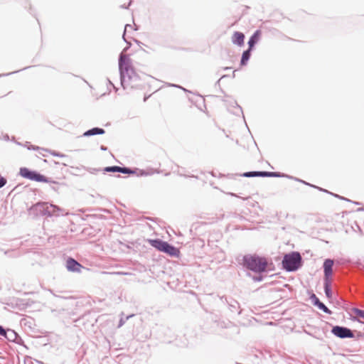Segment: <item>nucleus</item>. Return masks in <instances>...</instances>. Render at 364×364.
<instances>
[{
    "label": "nucleus",
    "instance_id": "423d86ee",
    "mask_svg": "<svg viewBox=\"0 0 364 364\" xmlns=\"http://www.w3.org/2000/svg\"><path fill=\"white\" fill-rule=\"evenodd\" d=\"M148 242L151 246L170 257H178L180 255L181 252L178 247L161 239H149Z\"/></svg>",
    "mask_w": 364,
    "mask_h": 364
},
{
    "label": "nucleus",
    "instance_id": "c9c22d12",
    "mask_svg": "<svg viewBox=\"0 0 364 364\" xmlns=\"http://www.w3.org/2000/svg\"><path fill=\"white\" fill-rule=\"evenodd\" d=\"M316 188V189H318V191H322V192H324V193H328V194H329V193H330V191H328V190L324 189V188H321V187H318V186H317V188Z\"/></svg>",
    "mask_w": 364,
    "mask_h": 364
},
{
    "label": "nucleus",
    "instance_id": "c03bdc74",
    "mask_svg": "<svg viewBox=\"0 0 364 364\" xmlns=\"http://www.w3.org/2000/svg\"><path fill=\"white\" fill-rule=\"evenodd\" d=\"M329 194L332 195L333 196L336 197V198H339V195L336 194V193H331L330 192Z\"/></svg>",
    "mask_w": 364,
    "mask_h": 364
},
{
    "label": "nucleus",
    "instance_id": "72a5a7b5",
    "mask_svg": "<svg viewBox=\"0 0 364 364\" xmlns=\"http://www.w3.org/2000/svg\"><path fill=\"white\" fill-rule=\"evenodd\" d=\"M363 336H364V333L358 332V333H357V336H355V338H354L360 339V338H362V337H363Z\"/></svg>",
    "mask_w": 364,
    "mask_h": 364
},
{
    "label": "nucleus",
    "instance_id": "bf43d9fd",
    "mask_svg": "<svg viewBox=\"0 0 364 364\" xmlns=\"http://www.w3.org/2000/svg\"><path fill=\"white\" fill-rule=\"evenodd\" d=\"M305 333H308L309 335H311V333H308L307 331H305Z\"/></svg>",
    "mask_w": 364,
    "mask_h": 364
},
{
    "label": "nucleus",
    "instance_id": "bb28decb",
    "mask_svg": "<svg viewBox=\"0 0 364 364\" xmlns=\"http://www.w3.org/2000/svg\"><path fill=\"white\" fill-rule=\"evenodd\" d=\"M151 174H152V173L139 168L137 173H135L134 175H136L137 176H146Z\"/></svg>",
    "mask_w": 364,
    "mask_h": 364
},
{
    "label": "nucleus",
    "instance_id": "2eb2a0df",
    "mask_svg": "<svg viewBox=\"0 0 364 364\" xmlns=\"http://www.w3.org/2000/svg\"><path fill=\"white\" fill-rule=\"evenodd\" d=\"M220 299L223 301H225L228 305V308L230 311L232 312H236L240 309V304L237 301L232 298H228L225 296H222Z\"/></svg>",
    "mask_w": 364,
    "mask_h": 364
},
{
    "label": "nucleus",
    "instance_id": "6ab92c4d",
    "mask_svg": "<svg viewBox=\"0 0 364 364\" xmlns=\"http://www.w3.org/2000/svg\"><path fill=\"white\" fill-rule=\"evenodd\" d=\"M138 168H130L127 166H119V173L127 175H134L137 173Z\"/></svg>",
    "mask_w": 364,
    "mask_h": 364
},
{
    "label": "nucleus",
    "instance_id": "cd10ccee",
    "mask_svg": "<svg viewBox=\"0 0 364 364\" xmlns=\"http://www.w3.org/2000/svg\"><path fill=\"white\" fill-rule=\"evenodd\" d=\"M257 275L252 277V280L255 282H262L264 279L263 273H257Z\"/></svg>",
    "mask_w": 364,
    "mask_h": 364
},
{
    "label": "nucleus",
    "instance_id": "ddd939ff",
    "mask_svg": "<svg viewBox=\"0 0 364 364\" xmlns=\"http://www.w3.org/2000/svg\"><path fill=\"white\" fill-rule=\"evenodd\" d=\"M262 36V31L259 29L256 30L250 37L247 45L250 50H253L255 46L258 43Z\"/></svg>",
    "mask_w": 364,
    "mask_h": 364
},
{
    "label": "nucleus",
    "instance_id": "aec40b11",
    "mask_svg": "<svg viewBox=\"0 0 364 364\" xmlns=\"http://www.w3.org/2000/svg\"><path fill=\"white\" fill-rule=\"evenodd\" d=\"M284 177H287V178H288L289 179H293V180H294L296 181L300 182V183H303V184H304L306 186H310L311 188H317V186H316V185L311 184V183H310L309 182H306V181L302 180V179H300V178H296V177H294V176H291L287 175L285 173H284Z\"/></svg>",
    "mask_w": 364,
    "mask_h": 364
},
{
    "label": "nucleus",
    "instance_id": "9d476101",
    "mask_svg": "<svg viewBox=\"0 0 364 364\" xmlns=\"http://www.w3.org/2000/svg\"><path fill=\"white\" fill-rule=\"evenodd\" d=\"M6 338L9 341L16 343L18 345H23V341L21 337L13 329L5 328V332L1 336Z\"/></svg>",
    "mask_w": 364,
    "mask_h": 364
},
{
    "label": "nucleus",
    "instance_id": "4c0bfd02",
    "mask_svg": "<svg viewBox=\"0 0 364 364\" xmlns=\"http://www.w3.org/2000/svg\"><path fill=\"white\" fill-rule=\"evenodd\" d=\"M5 332V328L0 325V336H1L3 335V333Z\"/></svg>",
    "mask_w": 364,
    "mask_h": 364
},
{
    "label": "nucleus",
    "instance_id": "2f4dec72",
    "mask_svg": "<svg viewBox=\"0 0 364 364\" xmlns=\"http://www.w3.org/2000/svg\"><path fill=\"white\" fill-rule=\"evenodd\" d=\"M228 77V75H223L215 84V87H220V80L225 77Z\"/></svg>",
    "mask_w": 364,
    "mask_h": 364
},
{
    "label": "nucleus",
    "instance_id": "f257e3e1",
    "mask_svg": "<svg viewBox=\"0 0 364 364\" xmlns=\"http://www.w3.org/2000/svg\"><path fill=\"white\" fill-rule=\"evenodd\" d=\"M241 265L255 273H267L271 269L264 257L256 254H247L242 257Z\"/></svg>",
    "mask_w": 364,
    "mask_h": 364
},
{
    "label": "nucleus",
    "instance_id": "de8ad7c7",
    "mask_svg": "<svg viewBox=\"0 0 364 364\" xmlns=\"http://www.w3.org/2000/svg\"><path fill=\"white\" fill-rule=\"evenodd\" d=\"M210 174L213 176V177H215L216 176V174L214 171H211L210 172Z\"/></svg>",
    "mask_w": 364,
    "mask_h": 364
},
{
    "label": "nucleus",
    "instance_id": "3c124183",
    "mask_svg": "<svg viewBox=\"0 0 364 364\" xmlns=\"http://www.w3.org/2000/svg\"><path fill=\"white\" fill-rule=\"evenodd\" d=\"M171 86L176 87H181L179 85H172Z\"/></svg>",
    "mask_w": 364,
    "mask_h": 364
},
{
    "label": "nucleus",
    "instance_id": "13d9d810",
    "mask_svg": "<svg viewBox=\"0 0 364 364\" xmlns=\"http://www.w3.org/2000/svg\"><path fill=\"white\" fill-rule=\"evenodd\" d=\"M353 321H360V320L357 319V318H353Z\"/></svg>",
    "mask_w": 364,
    "mask_h": 364
},
{
    "label": "nucleus",
    "instance_id": "5701e85b",
    "mask_svg": "<svg viewBox=\"0 0 364 364\" xmlns=\"http://www.w3.org/2000/svg\"><path fill=\"white\" fill-rule=\"evenodd\" d=\"M81 169H83L82 166H81V167L70 166V170H68L67 173H68L71 175H73V176H79L80 171H81Z\"/></svg>",
    "mask_w": 364,
    "mask_h": 364
},
{
    "label": "nucleus",
    "instance_id": "f03ea898",
    "mask_svg": "<svg viewBox=\"0 0 364 364\" xmlns=\"http://www.w3.org/2000/svg\"><path fill=\"white\" fill-rule=\"evenodd\" d=\"M119 73L120 83L122 87L125 89L124 83L129 80V76H132L135 70L132 63V60L128 55H124L121 53L118 60Z\"/></svg>",
    "mask_w": 364,
    "mask_h": 364
},
{
    "label": "nucleus",
    "instance_id": "4468645a",
    "mask_svg": "<svg viewBox=\"0 0 364 364\" xmlns=\"http://www.w3.org/2000/svg\"><path fill=\"white\" fill-rule=\"evenodd\" d=\"M245 36L242 32L235 31L232 36L231 41L234 45L242 47L245 44Z\"/></svg>",
    "mask_w": 364,
    "mask_h": 364
},
{
    "label": "nucleus",
    "instance_id": "37998d69",
    "mask_svg": "<svg viewBox=\"0 0 364 364\" xmlns=\"http://www.w3.org/2000/svg\"><path fill=\"white\" fill-rule=\"evenodd\" d=\"M124 323V321L122 318L120 319L119 323V327L122 326Z\"/></svg>",
    "mask_w": 364,
    "mask_h": 364
},
{
    "label": "nucleus",
    "instance_id": "0eeeda50",
    "mask_svg": "<svg viewBox=\"0 0 364 364\" xmlns=\"http://www.w3.org/2000/svg\"><path fill=\"white\" fill-rule=\"evenodd\" d=\"M18 174L21 177L33 181L54 184L58 183L57 181L52 180L50 178L41 174L40 172L36 170H32L27 167L20 168Z\"/></svg>",
    "mask_w": 364,
    "mask_h": 364
},
{
    "label": "nucleus",
    "instance_id": "8fccbe9b",
    "mask_svg": "<svg viewBox=\"0 0 364 364\" xmlns=\"http://www.w3.org/2000/svg\"><path fill=\"white\" fill-rule=\"evenodd\" d=\"M178 174H179L180 176H186V175H185L184 173H181V172H179V171H178Z\"/></svg>",
    "mask_w": 364,
    "mask_h": 364
},
{
    "label": "nucleus",
    "instance_id": "9b49d317",
    "mask_svg": "<svg viewBox=\"0 0 364 364\" xmlns=\"http://www.w3.org/2000/svg\"><path fill=\"white\" fill-rule=\"evenodd\" d=\"M66 269L70 272H80L82 269L85 267L75 259L68 257L66 259Z\"/></svg>",
    "mask_w": 364,
    "mask_h": 364
},
{
    "label": "nucleus",
    "instance_id": "7ed1b4c3",
    "mask_svg": "<svg viewBox=\"0 0 364 364\" xmlns=\"http://www.w3.org/2000/svg\"><path fill=\"white\" fill-rule=\"evenodd\" d=\"M61 208L55 205L48 204L46 202H38L33 205L30 211L35 216H47L52 217L53 215H60Z\"/></svg>",
    "mask_w": 364,
    "mask_h": 364
},
{
    "label": "nucleus",
    "instance_id": "4be33fe9",
    "mask_svg": "<svg viewBox=\"0 0 364 364\" xmlns=\"http://www.w3.org/2000/svg\"><path fill=\"white\" fill-rule=\"evenodd\" d=\"M104 173L110 172V173H119V166H106L102 169Z\"/></svg>",
    "mask_w": 364,
    "mask_h": 364
},
{
    "label": "nucleus",
    "instance_id": "58836bf2",
    "mask_svg": "<svg viewBox=\"0 0 364 364\" xmlns=\"http://www.w3.org/2000/svg\"><path fill=\"white\" fill-rule=\"evenodd\" d=\"M235 104H236V107L238 108L239 112L241 113L242 114V116L244 117L242 107L240 105H238L236 102H235Z\"/></svg>",
    "mask_w": 364,
    "mask_h": 364
},
{
    "label": "nucleus",
    "instance_id": "f8f14e48",
    "mask_svg": "<svg viewBox=\"0 0 364 364\" xmlns=\"http://www.w3.org/2000/svg\"><path fill=\"white\" fill-rule=\"evenodd\" d=\"M309 299L312 304L317 307L319 310L327 314H332V311L330 310L322 301H321L318 297L314 292L310 294Z\"/></svg>",
    "mask_w": 364,
    "mask_h": 364
},
{
    "label": "nucleus",
    "instance_id": "393cba45",
    "mask_svg": "<svg viewBox=\"0 0 364 364\" xmlns=\"http://www.w3.org/2000/svg\"><path fill=\"white\" fill-rule=\"evenodd\" d=\"M218 177L219 178L227 177L228 178H230V179L236 180L237 177H240V174L239 173H228L227 175H225L223 173H220Z\"/></svg>",
    "mask_w": 364,
    "mask_h": 364
},
{
    "label": "nucleus",
    "instance_id": "1a4fd4ad",
    "mask_svg": "<svg viewBox=\"0 0 364 364\" xmlns=\"http://www.w3.org/2000/svg\"><path fill=\"white\" fill-rule=\"evenodd\" d=\"M331 333L337 338L345 339V338H354V332L349 328L336 325L332 326Z\"/></svg>",
    "mask_w": 364,
    "mask_h": 364
},
{
    "label": "nucleus",
    "instance_id": "49530a36",
    "mask_svg": "<svg viewBox=\"0 0 364 364\" xmlns=\"http://www.w3.org/2000/svg\"><path fill=\"white\" fill-rule=\"evenodd\" d=\"M130 46H131V44H129L127 47L124 48L123 51H126L127 50H128Z\"/></svg>",
    "mask_w": 364,
    "mask_h": 364
},
{
    "label": "nucleus",
    "instance_id": "20e7f679",
    "mask_svg": "<svg viewBox=\"0 0 364 364\" xmlns=\"http://www.w3.org/2000/svg\"><path fill=\"white\" fill-rule=\"evenodd\" d=\"M303 263L301 255L297 251L285 254L282 261V269L288 272L297 271L303 266Z\"/></svg>",
    "mask_w": 364,
    "mask_h": 364
},
{
    "label": "nucleus",
    "instance_id": "b1692460",
    "mask_svg": "<svg viewBox=\"0 0 364 364\" xmlns=\"http://www.w3.org/2000/svg\"><path fill=\"white\" fill-rule=\"evenodd\" d=\"M352 311L356 316L364 318V310L358 309L357 307H353L352 309Z\"/></svg>",
    "mask_w": 364,
    "mask_h": 364
},
{
    "label": "nucleus",
    "instance_id": "f704fd0d",
    "mask_svg": "<svg viewBox=\"0 0 364 364\" xmlns=\"http://www.w3.org/2000/svg\"><path fill=\"white\" fill-rule=\"evenodd\" d=\"M107 82L109 85L113 87V88L115 90L116 92L118 90V88L114 86V85L112 82V81L109 78H107Z\"/></svg>",
    "mask_w": 364,
    "mask_h": 364
},
{
    "label": "nucleus",
    "instance_id": "c85d7f7f",
    "mask_svg": "<svg viewBox=\"0 0 364 364\" xmlns=\"http://www.w3.org/2000/svg\"><path fill=\"white\" fill-rule=\"evenodd\" d=\"M139 78H140L139 75L135 71L134 73L132 76H129V82H136L139 80Z\"/></svg>",
    "mask_w": 364,
    "mask_h": 364
},
{
    "label": "nucleus",
    "instance_id": "a18cd8bd",
    "mask_svg": "<svg viewBox=\"0 0 364 364\" xmlns=\"http://www.w3.org/2000/svg\"><path fill=\"white\" fill-rule=\"evenodd\" d=\"M4 139L6 140V141H9V136L8 134H5L4 136Z\"/></svg>",
    "mask_w": 364,
    "mask_h": 364
},
{
    "label": "nucleus",
    "instance_id": "4d7b16f0",
    "mask_svg": "<svg viewBox=\"0 0 364 364\" xmlns=\"http://www.w3.org/2000/svg\"><path fill=\"white\" fill-rule=\"evenodd\" d=\"M135 42L137 43L138 44L140 43V41H139L137 40H135Z\"/></svg>",
    "mask_w": 364,
    "mask_h": 364
},
{
    "label": "nucleus",
    "instance_id": "052dcab7",
    "mask_svg": "<svg viewBox=\"0 0 364 364\" xmlns=\"http://www.w3.org/2000/svg\"><path fill=\"white\" fill-rule=\"evenodd\" d=\"M232 77H235V71L233 72Z\"/></svg>",
    "mask_w": 364,
    "mask_h": 364
},
{
    "label": "nucleus",
    "instance_id": "09e8293b",
    "mask_svg": "<svg viewBox=\"0 0 364 364\" xmlns=\"http://www.w3.org/2000/svg\"><path fill=\"white\" fill-rule=\"evenodd\" d=\"M124 36H125V31L124 32V34H123V40H124L127 43H127V41H126L125 38H124Z\"/></svg>",
    "mask_w": 364,
    "mask_h": 364
},
{
    "label": "nucleus",
    "instance_id": "a878e982",
    "mask_svg": "<svg viewBox=\"0 0 364 364\" xmlns=\"http://www.w3.org/2000/svg\"><path fill=\"white\" fill-rule=\"evenodd\" d=\"M83 169L87 170L88 172L92 174H95L100 171H102V169L101 168H90V167H85L82 166Z\"/></svg>",
    "mask_w": 364,
    "mask_h": 364
},
{
    "label": "nucleus",
    "instance_id": "5fc2aeb1",
    "mask_svg": "<svg viewBox=\"0 0 364 364\" xmlns=\"http://www.w3.org/2000/svg\"><path fill=\"white\" fill-rule=\"evenodd\" d=\"M128 26H129V27H131V25H130V24H127V25L125 26V28H126L127 27H128Z\"/></svg>",
    "mask_w": 364,
    "mask_h": 364
},
{
    "label": "nucleus",
    "instance_id": "c756f323",
    "mask_svg": "<svg viewBox=\"0 0 364 364\" xmlns=\"http://www.w3.org/2000/svg\"><path fill=\"white\" fill-rule=\"evenodd\" d=\"M7 183V180L5 177L0 175V188H3L4 186H6Z\"/></svg>",
    "mask_w": 364,
    "mask_h": 364
},
{
    "label": "nucleus",
    "instance_id": "a211bd4d",
    "mask_svg": "<svg viewBox=\"0 0 364 364\" xmlns=\"http://www.w3.org/2000/svg\"><path fill=\"white\" fill-rule=\"evenodd\" d=\"M21 325L24 327H28L32 332H34L35 321L31 317L22 318L21 320Z\"/></svg>",
    "mask_w": 364,
    "mask_h": 364
},
{
    "label": "nucleus",
    "instance_id": "6e6d98bb",
    "mask_svg": "<svg viewBox=\"0 0 364 364\" xmlns=\"http://www.w3.org/2000/svg\"><path fill=\"white\" fill-rule=\"evenodd\" d=\"M118 274H122V272H118ZM128 273H123V274H127Z\"/></svg>",
    "mask_w": 364,
    "mask_h": 364
},
{
    "label": "nucleus",
    "instance_id": "a19ab883",
    "mask_svg": "<svg viewBox=\"0 0 364 364\" xmlns=\"http://www.w3.org/2000/svg\"><path fill=\"white\" fill-rule=\"evenodd\" d=\"M339 199L350 202V200H349L343 196H339Z\"/></svg>",
    "mask_w": 364,
    "mask_h": 364
},
{
    "label": "nucleus",
    "instance_id": "7c9ffc66",
    "mask_svg": "<svg viewBox=\"0 0 364 364\" xmlns=\"http://www.w3.org/2000/svg\"><path fill=\"white\" fill-rule=\"evenodd\" d=\"M43 148H40L39 146H35V145H30L28 146V150H33V151H36V150H39V149H41L42 150Z\"/></svg>",
    "mask_w": 364,
    "mask_h": 364
},
{
    "label": "nucleus",
    "instance_id": "6e6552de",
    "mask_svg": "<svg viewBox=\"0 0 364 364\" xmlns=\"http://www.w3.org/2000/svg\"><path fill=\"white\" fill-rule=\"evenodd\" d=\"M240 176L241 177H274V178H281L284 176V173L281 172H273V171H247L242 173H240Z\"/></svg>",
    "mask_w": 364,
    "mask_h": 364
},
{
    "label": "nucleus",
    "instance_id": "79ce46f5",
    "mask_svg": "<svg viewBox=\"0 0 364 364\" xmlns=\"http://www.w3.org/2000/svg\"><path fill=\"white\" fill-rule=\"evenodd\" d=\"M100 149H101L102 151H107V146H104V145H102V146H100Z\"/></svg>",
    "mask_w": 364,
    "mask_h": 364
},
{
    "label": "nucleus",
    "instance_id": "dca6fc26",
    "mask_svg": "<svg viewBox=\"0 0 364 364\" xmlns=\"http://www.w3.org/2000/svg\"><path fill=\"white\" fill-rule=\"evenodd\" d=\"M105 133V130L103 128L95 127L91 128V129L85 131L82 134V136L89 137V136H95V135L104 134Z\"/></svg>",
    "mask_w": 364,
    "mask_h": 364
},
{
    "label": "nucleus",
    "instance_id": "864d4df0",
    "mask_svg": "<svg viewBox=\"0 0 364 364\" xmlns=\"http://www.w3.org/2000/svg\"><path fill=\"white\" fill-rule=\"evenodd\" d=\"M241 313H242V311H241V310H240V311H237V314H238V315L241 314Z\"/></svg>",
    "mask_w": 364,
    "mask_h": 364
},
{
    "label": "nucleus",
    "instance_id": "473e14b6",
    "mask_svg": "<svg viewBox=\"0 0 364 364\" xmlns=\"http://www.w3.org/2000/svg\"><path fill=\"white\" fill-rule=\"evenodd\" d=\"M29 67H26L21 70H17V71H14V72H11V73H7V74H3V75H0V77L1 76H6V75H11V74H14V73H18L19 72L20 70H25V69H27Z\"/></svg>",
    "mask_w": 364,
    "mask_h": 364
},
{
    "label": "nucleus",
    "instance_id": "412c9836",
    "mask_svg": "<svg viewBox=\"0 0 364 364\" xmlns=\"http://www.w3.org/2000/svg\"><path fill=\"white\" fill-rule=\"evenodd\" d=\"M42 150L45 151H47V152H49L53 156L68 159V156H67V155H65L64 154H62L60 152L54 151V150H50V149H42Z\"/></svg>",
    "mask_w": 364,
    "mask_h": 364
},
{
    "label": "nucleus",
    "instance_id": "ea45409f",
    "mask_svg": "<svg viewBox=\"0 0 364 364\" xmlns=\"http://www.w3.org/2000/svg\"><path fill=\"white\" fill-rule=\"evenodd\" d=\"M228 195H230L231 196H234V197H237V198H240L239 196H237L236 193H232V192H228L227 193Z\"/></svg>",
    "mask_w": 364,
    "mask_h": 364
},
{
    "label": "nucleus",
    "instance_id": "39448f33",
    "mask_svg": "<svg viewBox=\"0 0 364 364\" xmlns=\"http://www.w3.org/2000/svg\"><path fill=\"white\" fill-rule=\"evenodd\" d=\"M334 260L333 259H326L323 263V290L327 298L331 299L333 295L331 289V278L333 275V266Z\"/></svg>",
    "mask_w": 364,
    "mask_h": 364
},
{
    "label": "nucleus",
    "instance_id": "e433bc0d",
    "mask_svg": "<svg viewBox=\"0 0 364 364\" xmlns=\"http://www.w3.org/2000/svg\"><path fill=\"white\" fill-rule=\"evenodd\" d=\"M54 164H55V165H60V164H62V165H63V166H68V164L67 163H65V162L60 163V162H58V161H54Z\"/></svg>",
    "mask_w": 364,
    "mask_h": 364
},
{
    "label": "nucleus",
    "instance_id": "603ef678",
    "mask_svg": "<svg viewBox=\"0 0 364 364\" xmlns=\"http://www.w3.org/2000/svg\"><path fill=\"white\" fill-rule=\"evenodd\" d=\"M229 69H230V68H229V67H226L224 68L225 70H228Z\"/></svg>",
    "mask_w": 364,
    "mask_h": 364
},
{
    "label": "nucleus",
    "instance_id": "f3484780",
    "mask_svg": "<svg viewBox=\"0 0 364 364\" xmlns=\"http://www.w3.org/2000/svg\"><path fill=\"white\" fill-rule=\"evenodd\" d=\"M252 52V50H250L249 48L245 50L242 52L240 63L241 66H245L247 65L248 61L251 58Z\"/></svg>",
    "mask_w": 364,
    "mask_h": 364
}]
</instances>
